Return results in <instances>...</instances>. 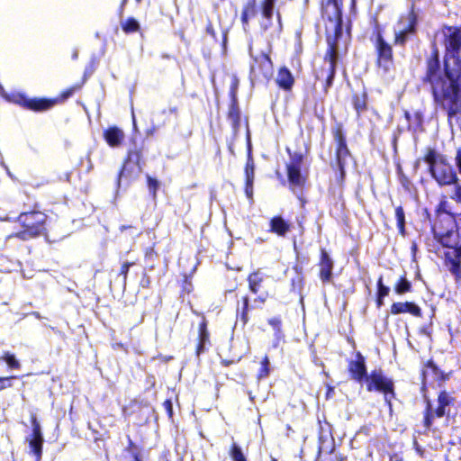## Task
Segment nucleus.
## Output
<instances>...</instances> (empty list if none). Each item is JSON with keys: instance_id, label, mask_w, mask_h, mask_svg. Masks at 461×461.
Wrapping results in <instances>:
<instances>
[{"instance_id": "nucleus-1", "label": "nucleus", "mask_w": 461, "mask_h": 461, "mask_svg": "<svg viewBox=\"0 0 461 461\" xmlns=\"http://www.w3.org/2000/svg\"><path fill=\"white\" fill-rule=\"evenodd\" d=\"M447 59L442 78L438 57L428 61L426 80L431 85L434 99L447 113V122L453 127L454 121L461 115V28L447 27L444 30Z\"/></svg>"}, {"instance_id": "nucleus-2", "label": "nucleus", "mask_w": 461, "mask_h": 461, "mask_svg": "<svg viewBox=\"0 0 461 461\" xmlns=\"http://www.w3.org/2000/svg\"><path fill=\"white\" fill-rule=\"evenodd\" d=\"M348 370L354 380L361 382L364 378L367 384V390H376L384 393V401L391 406V400L393 397V384L391 380L383 375L380 370L374 371L370 375H366L365 358L357 353V359L349 363Z\"/></svg>"}, {"instance_id": "nucleus-3", "label": "nucleus", "mask_w": 461, "mask_h": 461, "mask_svg": "<svg viewBox=\"0 0 461 461\" xmlns=\"http://www.w3.org/2000/svg\"><path fill=\"white\" fill-rule=\"evenodd\" d=\"M424 161L429 166L431 176L440 185H451L457 184L458 177L452 165L447 161L446 156L429 149L424 157Z\"/></svg>"}, {"instance_id": "nucleus-4", "label": "nucleus", "mask_w": 461, "mask_h": 461, "mask_svg": "<svg viewBox=\"0 0 461 461\" xmlns=\"http://www.w3.org/2000/svg\"><path fill=\"white\" fill-rule=\"evenodd\" d=\"M341 5L342 0H327L322 6V14L329 20L326 29L334 32L333 36L328 35L327 38L330 36L337 46H339V38L343 35Z\"/></svg>"}, {"instance_id": "nucleus-5", "label": "nucleus", "mask_w": 461, "mask_h": 461, "mask_svg": "<svg viewBox=\"0 0 461 461\" xmlns=\"http://www.w3.org/2000/svg\"><path fill=\"white\" fill-rule=\"evenodd\" d=\"M18 220L23 225V230L17 232L15 237L26 240L39 235L43 230L46 215L33 211L21 213Z\"/></svg>"}, {"instance_id": "nucleus-6", "label": "nucleus", "mask_w": 461, "mask_h": 461, "mask_svg": "<svg viewBox=\"0 0 461 461\" xmlns=\"http://www.w3.org/2000/svg\"><path fill=\"white\" fill-rule=\"evenodd\" d=\"M447 229L443 230L441 227L442 221H438L433 227L434 234L438 241L448 250L460 249V234L456 229L455 221L447 216L445 220Z\"/></svg>"}, {"instance_id": "nucleus-7", "label": "nucleus", "mask_w": 461, "mask_h": 461, "mask_svg": "<svg viewBox=\"0 0 461 461\" xmlns=\"http://www.w3.org/2000/svg\"><path fill=\"white\" fill-rule=\"evenodd\" d=\"M417 15L413 10L402 14L394 25V43L403 46L411 36L416 32Z\"/></svg>"}, {"instance_id": "nucleus-8", "label": "nucleus", "mask_w": 461, "mask_h": 461, "mask_svg": "<svg viewBox=\"0 0 461 461\" xmlns=\"http://www.w3.org/2000/svg\"><path fill=\"white\" fill-rule=\"evenodd\" d=\"M375 49L378 55L377 63L379 68L384 72H388L393 66L392 47L379 34L376 39Z\"/></svg>"}, {"instance_id": "nucleus-9", "label": "nucleus", "mask_w": 461, "mask_h": 461, "mask_svg": "<svg viewBox=\"0 0 461 461\" xmlns=\"http://www.w3.org/2000/svg\"><path fill=\"white\" fill-rule=\"evenodd\" d=\"M335 141L337 144V149H336L337 165H338V167H339L341 175H343L345 166L347 165V163L350 158V153L347 147L346 140L340 131H338L335 134Z\"/></svg>"}, {"instance_id": "nucleus-10", "label": "nucleus", "mask_w": 461, "mask_h": 461, "mask_svg": "<svg viewBox=\"0 0 461 461\" xmlns=\"http://www.w3.org/2000/svg\"><path fill=\"white\" fill-rule=\"evenodd\" d=\"M28 440L30 452L36 456V461H40L42 454L43 437L41 426L35 417L32 418V435Z\"/></svg>"}, {"instance_id": "nucleus-11", "label": "nucleus", "mask_w": 461, "mask_h": 461, "mask_svg": "<svg viewBox=\"0 0 461 461\" xmlns=\"http://www.w3.org/2000/svg\"><path fill=\"white\" fill-rule=\"evenodd\" d=\"M327 42L329 45V50L326 55V59H329L330 63V75L326 80V87H330L332 85L335 75V66L339 58V46L336 45L330 36L328 37Z\"/></svg>"}, {"instance_id": "nucleus-12", "label": "nucleus", "mask_w": 461, "mask_h": 461, "mask_svg": "<svg viewBox=\"0 0 461 461\" xmlns=\"http://www.w3.org/2000/svg\"><path fill=\"white\" fill-rule=\"evenodd\" d=\"M333 261L325 251L321 252L320 277L322 282H330L332 276Z\"/></svg>"}, {"instance_id": "nucleus-13", "label": "nucleus", "mask_w": 461, "mask_h": 461, "mask_svg": "<svg viewBox=\"0 0 461 461\" xmlns=\"http://www.w3.org/2000/svg\"><path fill=\"white\" fill-rule=\"evenodd\" d=\"M391 312L393 314H400L404 312H410L414 316H420V308L413 303H393L391 306Z\"/></svg>"}, {"instance_id": "nucleus-14", "label": "nucleus", "mask_w": 461, "mask_h": 461, "mask_svg": "<svg viewBox=\"0 0 461 461\" xmlns=\"http://www.w3.org/2000/svg\"><path fill=\"white\" fill-rule=\"evenodd\" d=\"M21 104L31 110L33 111H45L50 109L54 102L47 99H27L25 97H21Z\"/></svg>"}, {"instance_id": "nucleus-15", "label": "nucleus", "mask_w": 461, "mask_h": 461, "mask_svg": "<svg viewBox=\"0 0 461 461\" xmlns=\"http://www.w3.org/2000/svg\"><path fill=\"white\" fill-rule=\"evenodd\" d=\"M139 159L138 153L130 152L128 156V159L123 165L122 169L120 172L118 183L120 184V180L123 176H131V173L136 169L137 172L140 170L137 162Z\"/></svg>"}, {"instance_id": "nucleus-16", "label": "nucleus", "mask_w": 461, "mask_h": 461, "mask_svg": "<svg viewBox=\"0 0 461 461\" xmlns=\"http://www.w3.org/2000/svg\"><path fill=\"white\" fill-rule=\"evenodd\" d=\"M124 137L123 131L117 127H110L104 131V139L109 146L113 148L119 147Z\"/></svg>"}, {"instance_id": "nucleus-17", "label": "nucleus", "mask_w": 461, "mask_h": 461, "mask_svg": "<svg viewBox=\"0 0 461 461\" xmlns=\"http://www.w3.org/2000/svg\"><path fill=\"white\" fill-rule=\"evenodd\" d=\"M289 183L296 187H301L304 183V177L301 173L300 163H292L287 167Z\"/></svg>"}, {"instance_id": "nucleus-18", "label": "nucleus", "mask_w": 461, "mask_h": 461, "mask_svg": "<svg viewBox=\"0 0 461 461\" xmlns=\"http://www.w3.org/2000/svg\"><path fill=\"white\" fill-rule=\"evenodd\" d=\"M294 82V77L289 69L286 68H280L276 77L278 86L285 90H289L292 88Z\"/></svg>"}, {"instance_id": "nucleus-19", "label": "nucleus", "mask_w": 461, "mask_h": 461, "mask_svg": "<svg viewBox=\"0 0 461 461\" xmlns=\"http://www.w3.org/2000/svg\"><path fill=\"white\" fill-rule=\"evenodd\" d=\"M265 276L260 270L251 273L248 277L250 292L253 294H258L260 291Z\"/></svg>"}, {"instance_id": "nucleus-20", "label": "nucleus", "mask_w": 461, "mask_h": 461, "mask_svg": "<svg viewBox=\"0 0 461 461\" xmlns=\"http://www.w3.org/2000/svg\"><path fill=\"white\" fill-rule=\"evenodd\" d=\"M271 230L284 236L289 230V225L282 217H274L270 221Z\"/></svg>"}, {"instance_id": "nucleus-21", "label": "nucleus", "mask_w": 461, "mask_h": 461, "mask_svg": "<svg viewBox=\"0 0 461 461\" xmlns=\"http://www.w3.org/2000/svg\"><path fill=\"white\" fill-rule=\"evenodd\" d=\"M451 396L447 392H441L438 398V406L435 411L437 417H443L446 414V407L451 402Z\"/></svg>"}, {"instance_id": "nucleus-22", "label": "nucleus", "mask_w": 461, "mask_h": 461, "mask_svg": "<svg viewBox=\"0 0 461 461\" xmlns=\"http://www.w3.org/2000/svg\"><path fill=\"white\" fill-rule=\"evenodd\" d=\"M209 342V332L206 330V324L202 322L199 327V344L196 348L197 356H200L205 348V345Z\"/></svg>"}, {"instance_id": "nucleus-23", "label": "nucleus", "mask_w": 461, "mask_h": 461, "mask_svg": "<svg viewBox=\"0 0 461 461\" xmlns=\"http://www.w3.org/2000/svg\"><path fill=\"white\" fill-rule=\"evenodd\" d=\"M256 6L255 0L249 1L247 5L244 7V10L241 14V21L244 24H247L249 20L256 15Z\"/></svg>"}, {"instance_id": "nucleus-24", "label": "nucleus", "mask_w": 461, "mask_h": 461, "mask_svg": "<svg viewBox=\"0 0 461 461\" xmlns=\"http://www.w3.org/2000/svg\"><path fill=\"white\" fill-rule=\"evenodd\" d=\"M276 0H264L261 6L262 15L267 20H271L274 14L275 3Z\"/></svg>"}, {"instance_id": "nucleus-25", "label": "nucleus", "mask_w": 461, "mask_h": 461, "mask_svg": "<svg viewBox=\"0 0 461 461\" xmlns=\"http://www.w3.org/2000/svg\"><path fill=\"white\" fill-rule=\"evenodd\" d=\"M411 289V284L405 276H402L394 287V290L398 294H402L407 292H410Z\"/></svg>"}, {"instance_id": "nucleus-26", "label": "nucleus", "mask_w": 461, "mask_h": 461, "mask_svg": "<svg viewBox=\"0 0 461 461\" xmlns=\"http://www.w3.org/2000/svg\"><path fill=\"white\" fill-rule=\"evenodd\" d=\"M395 218L397 220V227L399 229V231L402 235L404 234L405 229V215L402 207L398 206L395 209Z\"/></svg>"}, {"instance_id": "nucleus-27", "label": "nucleus", "mask_w": 461, "mask_h": 461, "mask_svg": "<svg viewBox=\"0 0 461 461\" xmlns=\"http://www.w3.org/2000/svg\"><path fill=\"white\" fill-rule=\"evenodd\" d=\"M230 456L233 461H247L240 446L233 443L230 450Z\"/></svg>"}, {"instance_id": "nucleus-28", "label": "nucleus", "mask_w": 461, "mask_h": 461, "mask_svg": "<svg viewBox=\"0 0 461 461\" xmlns=\"http://www.w3.org/2000/svg\"><path fill=\"white\" fill-rule=\"evenodd\" d=\"M353 105L357 113V114L361 113L366 110V97L365 95H354L353 97Z\"/></svg>"}, {"instance_id": "nucleus-29", "label": "nucleus", "mask_w": 461, "mask_h": 461, "mask_svg": "<svg viewBox=\"0 0 461 461\" xmlns=\"http://www.w3.org/2000/svg\"><path fill=\"white\" fill-rule=\"evenodd\" d=\"M139 28V23L133 18H130L122 23V30L127 33L137 32Z\"/></svg>"}, {"instance_id": "nucleus-30", "label": "nucleus", "mask_w": 461, "mask_h": 461, "mask_svg": "<svg viewBox=\"0 0 461 461\" xmlns=\"http://www.w3.org/2000/svg\"><path fill=\"white\" fill-rule=\"evenodd\" d=\"M148 188L150 195L155 200L157 197V191L158 190L160 186V183L156 179L152 178L151 176H148Z\"/></svg>"}, {"instance_id": "nucleus-31", "label": "nucleus", "mask_w": 461, "mask_h": 461, "mask_svg": "<svg viewBox=\"0 0 461 461\" xmlns=\"http://www.w3.org/2000/svg\"><path fill=\"white\" fill-rule=\"evenodd\" d=\"M1 359H4L8 365V366L11 368L19 369L21 366L19 361L15 358V357L9 353H6L5 357H3Z\"/></svg>"}, {"instance_id": "nucleus-32", "label": "nucleus", "mask_w": 461, "mask_h": 461, "mask_svg": "<svg viewBox=\"0 0 461 461\" xmlns=\"http://www.w3.org/2000/svg\"><path fill=\"white\" fill-rule=\"evenodd\" d=\"M378 285V296L380 298H384L389 294L390 289L389 287L383 285V278L382 276L379 278L377 282Z\"/></svg>"}, {"instance_id": "nucleus-33", "label": "nucleus", "mask_w": 461, "mask_h": 461, "mask_svg": "<svg viewBox=\"0 0 461 461\" xmlns=\"http://www.w3.org/2000/svg\"><path fill=\"white\" fill-rule=\"evenodd\" d=\"M254 169H255L254 162L251 158H249L247 165H246V168H245V173H246L247 178H250V179L254 178Z\"/></svg>"}, {"instance_id": "nucleus-34", "label": "nucleus", "mask_w": 461, "mask_h": 461, "mask_svg": "<svg viewBox=\"0 0 461 461\" xmlns=\"http://www.w3.org/2000/svg\"><path fill=\"white\" fill-rule=\"evenodd\" d=\"M259 60L261 65L268 68H271L272 62L270 58L266 53H261L258 58L255 59V61Z\"/></svg>"}, {"instance_id": "nucleus-35", "label": "nucleus", "mask_w": 461, "mask_h": 461, "mask_svg": "<svg viewBox=\"0 0 461 461\" xmlns=\"http://www.w3.org/2000/svg\"><path fill=\"white\" fill-rule=\"evenodd\" d=\"M454 161H455V166L456 167V170L459 173V175L461 176V148H458L456 150Z\"/></svg>"}, {"instance_id": "nucleus-36", "label": "nucleus", "mask_w": 461, "mask_h": 461, "mask_svg": "<svg viewBox=\"0 0 461 461\" xmlns=\"http://www.w3.org/2000/svg\"><path fill=\"white\" fill-rule=\"evenodd\" d=\"M248 309H249V298L245 297L244 302H243V310L240 314V319L244 323H246L248 321V316H247Z\"/></svg>"}, {"instance_id": "nucleus-37", "label": "nucleus", "mask_w": 461, "mask_h": 461, "mask_svg": "<svg viewBox=\"0 0 461 461\" xmlns=\"http://www.w3.org/2000/svg\"><path fill=\"white\" fill-rule=\"evenodd\" d=\"M16 378L15 376L0 377V390L11 387V380Z\"/></svg>"}, {"instance_id": "nucleus-38", "label": "nucleus", "mask_w": 461, "mask_h": 461, "mask_svg": "<svg viewBox=\"0 0 461 461\" xmlns=\"http://www.w3.org/2000/svg\"><path fill=\"white\" fill-rule=\"evenodd\" d=\"M455 185V191L452 195V199L455 200L457 203H461V185L457 182V184Z\"/></svg>"}, {"instance_id": "nucleus-39", "label": "nucleus", "mask_w": 461, "mask_h": 461, "mask_svg": "<svg viewBox=\"0 0 461 461\" xmlns=\"http://www.w3.org/2000/svg\"><path fill=\"white\" fill-rule=\"evenodd\" d=\"M254 178H247L245 192L249 198L252 197Z\"/></svg>"}, {"instance_id": "nucleus-40", "label": "nucleus", "mask_w": 461, "mask_h": 461, "mask_svg": "<svg viewBox=\"0 0 461 461\" xmlns=\"http://www.w3.org/2000/svg\"><path fill=\"white\" fill-rule=\"evenodd\" d=\"M268 323L276 330V333L280 332L281 320L279 318H272L268 321Z\"/></svg>"}, {"instance_id": "nucleus-41", "label": "nucleus", "mask_w": 461, "mask_h": 461, "mask_svg": "<svg viewBox=\"0 0 461 461\" xmlns=\"http://www.w3.org/2000/svg\"><path fill=\"white\" fill-rule=\"evenodd\" d=\"M229 117L230 119H231L232 122H236L239 119V112L234 104H232L230 109Z\"/></svg>"}, {"instance_id": "nucleus-42", "label": "nucleus", "mask_w": 461, "mask_h": 461, "mask_svg": "<svg viewBox=\"0 0 461 461\" xmlns=\"http://www.w3.org/2000/svg\"><path fill=\"white\" fill-rule=\"evenodd\" d=\"M131 265V263L125 262L122 264V266L121 267L120 276H122L123 282L126 281L127 274H128Z\"/></svg>"}, {"instance_id": "nucleus-43", "label": "nucleus", "mask_w": 461, "mask_h": 461, "mask_svg": "<svg viewBox=\"0 0 461 461\" xmlns=\"http://www.w3.org/2000/svg\"><path fill=\"white\" fill-rule=\"evenodd\" d=\"M268 358L266 357L262 362V365H263V367H262V370H261V373H260V376L263 377V376H267L268 375V369L267 367V366L268 365Z\"/></svg>"}, {"instance_id": "nucleus-44", "label": "nucleus", "mask_w": 461, "mask_h": 461, "mask_svg": "<svg viewBox=\"0 0 461 461\" xmlns=\"http://www.w3.org/2000/svg\"><path fill=\"white\" fill-rule=\"evenodd\" d=\"M433 415L432 413H428L425 417V426L429 428L432 422Z\"/></svg>"}, {"instance_id": "nucleus-45", "label": "nucleus", "mask_w": 461, "mask_h": 461, "mask_svg": "<svg viewBox=\"0 0 461 461\" xmlns=\"http://www.w3.org/2000/svg\"><path fill=\"white\" fill-rule=\"evenodd\" d=\"M164 406L166 408V410L167 411L168 414L171 416L172 415V402L167 400L164 402Z\"/></svg>"}, {"instance_id": "nucleus-46", "label": "nucleus", "mask_w": 461, "mask_h": 461, "mask_svg": "<svg viewBox=\"0 0 461 461\" xmlns=\"http://www.w3.org/2000/svg\"><path fill=\"white\" fill-rule=\"evenodd\" d=\"M268 296V294L267 293H263L262 294H260L256 300L255 302H259L261 303H265V301L267 300Z\"/></svg>"}, {"instance_id": "nucleus-47", "label": "nucleus", "mask_w": 461, "mask_h": 461, "mask_svg": "<svg viewBox=\"0 0 461 461\" xmlns=\"http://www.w3.org/2000/svg\"><path fill=\"white\" fill-rule=\"evenodd\" d=\"M206 32H207L209 34H211L212 36H213V37H214V31H213V28H212V26L211 24L207 26V28H206Z\"/></svg>"}, {"instance_id": "nucleus-48", "label": "nucleus", "mask_w": 461, "mask_h": 461, "mask_svg": "<svg viewBox=\"0 0 461 461\" xmlns=\"http://www.w3.org/2000/svg\"><path fill=\"white\" fill-rule=\"evenodd\" d=\"M77 56H78V51L77 50H75L73 54H72V59H77Z\"/></svg>"}, {"instance_id": "nucleus-49", "label": "nucleus", "mask_w": 461, "mask_h": 461, "mask_svg": "<svg viewBox=\"0 0 461 461\" xmlns=\"http://www.w3.org/2000/svg\"><path fill=\"white\" fill-rule=\"evenodd\" d=\"M32 314V315H34V316H35L36 318H38V319H40V318H41L40 313H39V312H33Z\"/></svg>"}, {"instance_id": "nucleus-50", "label": "nucleus", "mask_w": 461, "mask_h": 461, "mask_svg": "<svg viewBox=\"0 0 461 461\" xmlns=\"http://www.w3.org/2000/svg\"><path fill=\"white\" fill-rule=\"evenodd\" d=\"M4 93H5L4 87H3V86L0 84V95H4Z\"/></svg>"}, {"instance_id": "nucleus-51", "label": "nucleus", "mask_w": 461, "mask_h": 461, "mask_svg": "<svg viewBox=\"0 0 461 461\" xmlns=\"http://www.w3.org/2000/svg\"><path fill=\"white\" fill-rule=\"evenodd\" d=\"M382 299H383V298H380V297L378 296V300H377V302H378V304H379V305H381V304H382Z\"/></svg>"}, {"instance_id": "nucleus-52", "label": "nucleus", "mask_w": 461, "mask_h": 461, "mask_svg": "<svg viewBox=\"0 0 461 461\" xmlns=\"http://www.w3.org/2000/svg\"><path fill=\"white\" fill-rule=\"evenodd\" d=\"M405 115H406V118H407V119H409V116H410V115H409V113H406V114H405Z\"/></svg>"}, {"instance_id": "nucleus-53", "label": "nucleus", "mask_w": 461, "mask_h": 461, "mask_svg": "<svg viewBox=\"0 0 461 461\" xmlns=\"http://www.w3.org/2000/svg\"><path fill=\"white\" fill-rule=\"evenodd\" d=\"M272 461H277L276 458H272Z\"/></svg>"}]
</instances>
